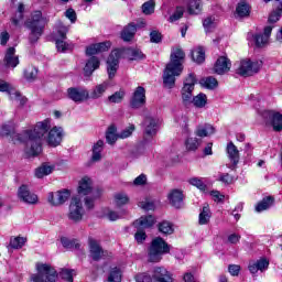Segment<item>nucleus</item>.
<instances>
[{
  "instance_id": "nucleus-1",
  "label": "nucleus",
  "mask_w": 282,
  "mask_h": 282,
  "mask_svg": "<svg viewBox=\"0 0 282 282\" xmlns=\"http://www.w3.org/2000/svg\"><path fill=\"white\" fill-rule=\"evenodd\" d=\"M51 122L50 119H44L21 133L14 131V123H4L0 126V135H10L14 144L21 143L25 145L24 153L28 158H36V155H41V138L47 133Z\"/></svg>"
},
{
  "instance_id": "nucleus-2",
  "label": "nucleus",
  "mask_w": 282,
  "mask_h": 282,
  "mask_svg": "<svg viewBox=\"0 0 282 282\" xmlns=\"http://www.w3.org/2000/svg\"><path fill=\"white\" fill-rule=\"evenodd\" d=\"M185 58L186 54L182 48L175 47L172 50L171 61L163 73V85L167 87V89H173L175 87V77L182 76Z\"/></svg>"
},
{
  "instance_id": "nucleus-3",
  "label": "nucleus",
  "mask_w": 282,
  "mask_h": 282,
  "mask_svg": "<svg viewBox=\"0 0 282 282\" xmlns=\"http://www.w3.org/2000/svg\"><path fill=\"white\" fill-rule=\"evenodd\" d=\"M47 25V18L43 17V12L33 11L31 17L25 21V26L30 30L29 41L36 43L43 36V30Z\"/></svg>"
},
{
  "instance_id": "nucleus-4",
  "label": "nucleus",
  "mask_w": 282,
  "mask_h": 282,
  "mask_svg": "<svg viewBox=\"0 0 282 282\" xmlns=\"http://www.w3.org/2000/svg\"><path fill=\"white\" fill-rule=\"evenodd\" d=\"M169 252H171V246H169V243L161 237H156L152 240L149 249V261L151 263H160V261H162V256L169 254Z\"/></svg>"
},
{
  "instance_id": "nucleus-5",
  "label": "nucleus",
  "mask_w": 282,
  "mask_h": 282,
  "mask_svg": "<svg viewBox=\"0 0 282 282\" xmlns=\"http://www.w3.org/2000/svg\"><path fill=\"white\" fill-rule=\"evenodd\" d=\"M37 273L31 275L32 282H56L58 281V272L48 263H37Z\"/></svg>"
},
{
  "instance_id": "nucleus-6",
  "label": "nucleus",
  "mask_w": 282,
  "mask_h": 282,
  "mask_svg": "<svg viewBox=\"0 0 282 282\" xmlns=\"http://www.w3.org/2000/svg\"><path fill=\"white\" fill-rule=\"evenodd\" d=\"M258 116L263 120L265 127H272L273 131H282V113L276 110L260 109Z\"/></svg>"
},
{
  "instance_id": "nucleus-7",
  "label": "nucleus",
  "mask_w": 282,
  "mask_h": 282,
  "mask_svg": "<svg viewBox=\"0 0 282 282\" xmlns=\"http://www.w3.org/2000/svg\"><path fill=\"white\" fill-rule=\"evenodd\" d=\"M85 217V207H83V199L79 196H74L68 206L67 218L73 224H80Z\"/></svg>"
},
{
  "instance_id": "nucleus-8",
  "label": "nucleus",
  "mask_w": 282,
  "mask_h": 282,
  "mask_svg": "<svg viewBox=\"0 0 282 282\" xmlns=\"http://www.w3.org/2000/svg\"><path fill=\"white\" fill-rule=\"evenodd\" d=\"M46 120L51 121V126L44 135L40 139V147L42 145L43 140L46 139L48 147H58L61 142H63V128L53 127L52 128V119L46 118ZM43 151V147H41V152Z\"/></svg>"
},
{
  "instance_id": "nucleus-9",
  "label": "nucleus",
  "mask_w": 282,
  "mask_h": 282,
  "mask_svg": "<svg viewBox=\"0 0 282 282\" xmlns=\"http://www.w3.org/2000/svg\"><path fill=\"white\" fill-rule=\"evenodd\" d=\"M197 77L195 74L189 73L183 80V87L181 88V98L184 105H191L193 102V91H195V84Z\"/></svg>"
},
{
  "instance_id": "nucleus-10",
  "label": "nucleus",
  "mask_w": 282,
  "mask_h": 282,
  "mask_svg": "<svg viewBox=\"0 0 282 282\" xmlns=\"http://www.w3.org/2000/svg\"><path fill=\"white\" fill-rule=\"evenodd\" d=\"M263 62L259 59H242L240 61L236 72L240 76H253L257 74L259 69H261Z\"/></svg>"
},
{
  "instance_id": "nucleus-11",
  "label": "nucleus",
  "mask_w": 282,
  "mask_h": 282,
  "mask_svg": "<svg viewBox=\"0 0 282 282\" xmlns=\"http://www.w3.org/2000/svg\"><path fill=\"white\" fill-rule=\"evenodd\" d=\"M144 120L142 123L143 133L145 138H153L158 134V129H160V119L152 116L149 111L144 110Z\"/></svg>"
},
{
  "instance_id": "nucleus-12",
  "label": "nucleus",
  "mask_w": 282,
  "mask_h": 282,
  "mask_svg": "<svg viewBox=\"0 0 282 282\" xmlns=\"http://www.w3.org/2000/svg\"><path fill=\"white\" fill-rule=\"evenodd\" d=\"M79 195H93L95 198L102 197L101 188H94V181L89 176H84L77 187Z\"/></svg>"
},
{
  "instance_id": "nucleus-13",
  "label": "nucleus",
  "mask_w": 282,
  "mask_h": 282,
  "mask_svg": "<svg viewBox=\"0 0 282 282\" xmlns=\"http://www.w3.org/2000/svg\"><path fill=\"white\" fill-rule=\"evenodd\" d=\"M67 32H69V26H65L59 23L56 35V47L58 52H69L74 47V45L65 42V39H67Z\"/></svg>"
},
{
  "instance_id": "nucleus-14",
  "label": "nucleus",
  "mask_w": 282,
  "mask_h": 282,
  "mask_svg": "<svg viewBox=\"0 0 282 282\" xmlns=\"http://www.w3.org/2000/svg\"><path fill=\"white\" fill-rule=\"evenodd\" d=\"M69 197H72V192L69 189H62L48 193L47 202L51 206H63L65 202L69 200Z\"/></svg>"
},
{
  "instance_id": "nucleus-15",
  "label": "nucleus",
  "mask_w": 282,
  "mask_h": 282,
  "mask_svg": "<svg viewBox=\"0 0 282 282\" xmlns=\"http://www.w3.org/2000/svg\"><path fill=\"white\" fill-rule=\"evenodd\" d=\"M18 198L20 202H23L24 204H29L31 206H34L39 204V195L36 193L30 191V186L28 185H21L18 188Z\"/></svg>"
},
{
  "instance_id": "nucleus-16",
  "label": "nucleus",
  "mask_w": 282,
  "mask_h": 282,
  "mask_svg": "<svg viewBox=\"0 0 282 282\" xmlns=\"http://www.w3.org/2000/svg\"><path fill=\"white\" fill-rule=\"evenodd\" d=\"M120 56H121L120 50H115L110 53L107 59V72L110 80H112V78H116V74L118 72V67L120 63Z\"/></svg>"
},
{
  "instance_id": "nucleus-17",
  "label": "nucleus",
  "mask_w": 282,
  "mask_h": 282,
  "mask_svg": "<svg viewBox=\"0 0 282 282\" xmlns=\"http://www.w3.org/2000/svg\"><path fill=\"white\" fill-rule=\"evenodd\" d=\"M0 91H7L12 100L15 102H19L23 107L28 102V98H25L23 95H21L20 91L14 89L12 85L8 84L6 80L0 79Z\"/></svg>"
},
{
  "instance_id": "nucleus-18",
  "label": "nucleus",
  "mask_w": 282,
  "mask_h": 282,
  "mask_svg": "<svg viewBox=\"0 0 282 282\" xmlns=\"http://www.w3.org/2000/svg\"><path fill=\"white\" fill-rule=\"evenodd\" d=\"M67 98L73 100V102H85L89 100V90L83 87H70L67 89Z\"/></svg>"
},
{
  "instance_id": "nucleus-19",
  "label": "nucleus",
  "mask_w": 282,
  "mask_h": 282,
  "mask_svg": "<svg viewBox=\"0 0 282 282\" xmlns=\"http://www.w3.org/2000/svg\"><path fill=\"white\" fill-rule=\"evenodd\" d=\"M147 105V89L142 86H138L130 100V106L132 109H140V107H144Z\"/></svg>"
},
{
  "instance_id": "nucleus-20",
  "label": "nucleus",
  "mask_w": 282,
  "mask_h": 282,
  "mask_svg": "<svg viewBox=\"0 0 282 282\" xmlns=\"http://www.w3.org/2000/svg\"><path fill=\"white\" fill-rule=\"evenodd\" d=\"M231 67L232 63H230L226 56H220L214 65V72L215 74H218V76H224V74H228V72H230Z\"/></svg>"
},
{
  "instance_id": "nucleus-21",
  "label": "nucleus",
  "mask_w": 282,
  "mask_h": 282,
  "mask_svg": "<svg viewBox=\"0 0 282 282\" xmlns=\"http://www.w3.org/2000/svg\"><path fill=\"white\" fill-rule=\"evenodd\" d=\"M152 279L155 282H174L171 273L164 267L154 268Z\"/></svg>"
},
{
  "instance_id": "nucleus-22",
  "label": "nucleus",
  "mask_w": 282,
  "mask_h": 282,
  "mask_svg": "<svg viewBox=\"0 0 282 282\" xmlns=\"http://www.w3.org/2000/svg\"><path fill=\"white\" fill-rule=\"evenodd\" d=\"M272 25H268L264 28L263 34H254L252 35V39L256 43L257 47H265L270 41V34H272Z\"/></svg>"
},
{
  "instance_id": "nucleus-23",
  "label": "nucleus",
  "mask_w": 282,
  "mask_h": 282,
  "mask_svg": "<svg viewBox=\"0 0 282 282\" xmlns=\"http://www.w3.org/2000/svg\"><path fill=\"white\" fill-rule=\"evenodd\" d=\"M88 245L91 259H94V261H100V258L104 257L105 251H102V247H100L98 240L89 238Z\"/></svg>"
},
{
  "instance_id": "nucleus-24",
  "label": "nucleus",
  "mask_w": 282,
  "mask_h": 282,
  "mask_svg": "<svg viewBox=\"0 0 282 282\" xmlns=\"http://www.w3.org/2000/svg\"><path fill=\"white\" fill-rule=\"evenodd\" d=\"M110 47H111V43H109V42L91 44L86 47V55L87 56H96V54L107 52V50H109Z\"/></svg>"
},
{
  "instance_id": "nucleus-25",
  "label": "nucleus",
  "mask_w": 282,
  "mask_h": 282,
  "mask_svg": "<svg viewBox=\"0 0 282 282\" xmlns=\"http://www.w3.org/2000/svg\"><path fill=\"white\" fill-rule=\"evenodd\" d=\"M54 169H56V166L52 163H42L41 166L34 171L35 177H37V180H43V177L52 175V173H54Z\"/></svg>"
},
{
  "instance_id": "nucleus-26",
  "label": "nucleus",
  "mask_w": 282,
  "mask_h": 282,
  "mask_svg": "<svg viewBox=\"0 0 282 282\" xmlns=\"http://www.w3.org/2000/svg\"><path fill=\"white\" fill-rule=\"evenodd\" d=\"M4 64L7 67H17L19 65V56L17 55V50L14 47H9L4 55Z\"/></svg>"
},
{
  "instance_id": "nucleus-27",
  "label": "nucleus",
  "mask_w": 282,
  "mask_h": 282,
  "mask_svg": "<svg viewBox=\"0 0 282 282\" xmlns=\"http://www.w3.org/2000/svg\"><path fill=\"white\" fill-rule=\"evenodd\" d=\"M109 89V82H104L101 84L96 85L90 94H89V98H91V100H98V98H102V96H105V93Z\"/></svg>"
},
{
  "instance_id": "nucleus-28",
  "label": "nucleus",
  "mask_w": 282,
  "mask_h": 282,
  "mask_svg": "<svg viewBox=\"0 0 282 282\" xmlns=\"http://www.w3.org/2000/svg\"><path fill=\"white\" fill-rule=\"evenodd\" d=\"M169 199L174 208H182L184 206V194L180 189H173L169 194Z\"/></svg>"
},
{
  "instance_id": "nucleus-29",
  "label": "nucleus",
  "mask_w": 282,
  "mask_h": 282,
  "mask_svg": "<svg viewBox=\"0 0 282 282\" xmlns=\"http://www.w3.org/2000/svg\"><path fill=\"white\" fill-rule=\"evenodd\" d=\"M264 3H270V1H273L276 6V9H274L270 15H269V23H276L279 19L282 17V1L281 0H263Z\"/></svg>"
},
{
  "instance_id": "nucleus-30",
  "label": "nucleus",
  "mask_w": 282,
  "mask_h": 282,
  "mask_svg": "<svg viewBox=\"0 0 282 282\" xmlns=\"http://www.w3.org/2000/svg\"><path fill=\"white\" fill-rule=\"evenodd\" d=\"M98 67H100V59L96 56H91L84 67L85 76H91V74H94Z\"/></svg>"
},
{
  "instance_id": "nucleus-31",
  "label": "nucleus",
  "mask_w": 282,
  "mask_h": 282,
  "mask_svg": "<svg viewBox=\"0 0 282 282\" xmlns=\"http://www.w3.org/2000/svg\"><path fill=\"white\" fill-rule=\"evenodd\" d=\"M274 206V197L267 196L256 205V213H263V210H270Z\"/></svg>"
},
{
  "instance_id": "nucleus-32",
  "label": "nucleus",
  "mask_w": 282,
  "mask_h": 282,
  "mask_svg": "<svg viewBox=\"0 0 282 282\" xmlns=\"http://www.w3.org/2000/svg\"><path fill=\"white\" fill-rule=\"evenodd\" d=\"M210 217H213V214L210 213V207L208 205H204L198 216L199 226H206L207 224H209Z\"/></svg>"
},
{
  "instance_id": "nucleus-33",
  "label": "nucleus",
  "mask_w": 282,
  "mask_h": 282,
  "mask_svg": "<svg viewBox=\"0 0 282 282\" xmlns=\"http://www.w3.org/2000/svg\"><path fill=\"white\" fill-rule=\"evenodd\" d=\"M105 148V142L102 140L97 141L93 147V162H100L102 160V150Z\"/></svg>"
},
{
  "instance_id": "nucleus-34",
  "label": "nucleus",
  "mask_w": 282,
  "mask_h": 282,
  "mask_svg": "<svg viewBox=\"0 0 282 282\" xmlns=\"http://www.w3.org/2000/svg\"><path fill=\"white\" fill-rule=\"evenodd\" d=\"M155 225V217L148 215L141 216L137 221H134V226L139 228H151Z\"/></svg>"
},
{
  "instance_id": "nucleus-35",
  "label": "nucleus",
  "mask_w": 282,
  "mask_h": 282,
  "mask_svg": "<svg viewBox=\"0 0 282 282\" xmlns=\"http://www.w3.org/2000/svg\"><path fill=\"white\" fill-rule=\"evenodd\" d=\"M112 204L116 206V208H122V206H127V204H129V195H127L124 192L116 193Z\"/></svg>"
},
{
  "instance_id": "nucleus-36",
  "label": "nucleus",
  "mask_w": 282,
  "mask_h": 282,
  "mask_svg": "<svg viewBox=\"0 0 282 282\" xmlns=\"http://www.w3.org/2000/svg\"><path fill=\"white\" fill-rule=\"evenodd\" d=\"M138 32V26L135 24L130 23L128 24L121 32V39L123 41H132L133 36H135V33Z\"/></svg>"
},
{
  "instance_id": "nucleus-37",
  "label": "nucleus",
  "mask_w": 282,
  "mask_h": 282,
  "mask_svg": "<svg viewBox=\"0 0 282 282\" xmlns=\"http://www.w3.org/2000/svg\"><path fill=\"white\" fill-rule=\"evenodd\" d=\"M213 133H215V128L212 124L198 126L195 131L198 138H208V135H213Z\"/></svg>"
},
{
  "instance_id": "nucleus-38",
  "label": "nucleus",
  "mask_w": 282,
  "mask_h": 282,
  "mask_svg": "<svg viewBox=\"0 0 282 282\" xmlns=\"http://www.w3.org/2000/svg\"><path fill=\"white\" fill-rule=\"evenodd\" d=\"M186 10L188 14H199L202 12V0H187Z\"/></svg>"
},
{
  "instance_id": "nucleus-39",
  "label": "nucleus",
  "mask_w": 282,
  "mask_h": 282,
  "mask_svg": "<svg viewBox=\"0 0 282 282\" xmlns=\"http://www.w3.org/2000/svg\"><path fill=\"white\" fill-rule=\"evenodd\" d=\"M191 102L197 109H204V107H206V105L208 104V97L206 96V94L199 93L198 95L192 97V101Z\"/></svg>"
},
{
  "instance_id": "nucleus-40",
  "label": "nucleus",
  "mask_w": 282,
  "mask_h": 282,
  "mask_svg": "<svg viewBox=\"0 0 282 282\" xmlns=\"http://www.w3.org/2000/svg\"><path fill=\"white\" fill-rule=\"evenodd\" d=\"M227 153H228V158L229 160L234 163V164H238L239 163V150L237 149L236 144L232 142H229L227 144Z\"/></svg>"
},
{
  "instance_id": "nucleus-41",
  "label": "nucleus",
  "mask_w": 282,
  "mask_h": 282,
  "mask_svg": "<svg viewBox=\"0 0 282 282\" xmlns=\"http://www.w3.org/2000/svg\"><path fill=\"white\" fill-rule=\"evenodd\" d=\"M192 58L194 63H197L198 65L204 63L206 61V52L204 51V47L197 46L192 51Z\"/></svg>"
},
{
  "instance_id": "nucleus-42",
  "label": "nucleus",
  "mask_w": 282,
  "mask_h": 282,
  "mask_svg": "<svg viewBox=\"0 0 282 282\" xmlns=\"http://www.w3.org/2000/svg\"><path fill=\"white\" fill-rule=\"evenodd\" d=\"M236 15L239 19H246V17H250V4L246 2H239L236 8Z\"/></svg>"
},
{
  "instance_id": "nucleus-43",
  "label": "nucleus",
  "mask_w": 282,
  "mask_h": 282,
  "mask_svg": "<svg viewBox=\"0 0 282 282\" xmlns=\"http://www.w3.org/2000/svg\"><path fill=\"white\" fill-rule=\"evenodd\" d=\"M25 243H28V238L25 237L18 236L10 239V248L13 250H21Z\"/></svg>"
},
{
  "instance_id": "nucleus-44",
  "label": "nucleus",
  "mask_w": 282,
  "mask_h": 282,
  "mask_svg": "<svg viewBox=\"0 0 282 282\" xmlns=\"http://www.w3.org/2000/svg\"><path fill=\"white\" fill-rule=\"evenodd\" d=\"M199 85L205 87V89H215V87L218 85V82L215 77H203L199 80Z\"/></svg>"
},
{
  "instance_id": "nucleus-45",
  "label": "nucleus",
  "mask_w": 282,
  "mask_h": 282,
  "mask_svg": "<svg viewBox=\"0 0 282 282\" xmlns=\"http://www.w3.org/2000/svg\"><path fill=\"white\" fill-rule=\"evenodd\" d=\"M159 232H161L162 235H173V232H175V229L173 228V224L164 220L159 224Z\"/></svg>"
},
{
  "instance_id": "nucleus-46",
  "label": "nucleus",
  "mask_w": 282,
  "mask_h": 282,
  "mask_svg": "<svg viewBox=\"0 0 282 282\" xmlns=\"http://www.w3.org/2000/svg\"><path fill=\"white\" fill-rule=\"evenodd\" d=\"M116 126H110L106 132V140L108 144H116V140H118V134L116 133Z\"/></svg>"
},
{
  "instance_id": "nucleus-47",
  "label": "nucleus",
  "mask_w": 282,
  "mask_h": 282,
  "mask_svg": "<svg viewBox=\"0 0 282 282\" xmlns=\"http://www.w3.org/2000/svg\"><path fill=\"white\" fill-rule=\"evenodd\" d=\"M191 186H195L198 191H206V180L199 177H192L188 180Z\"/></svg>"
},
{
  "instance_id": "nucleus-48",
  "label": "nucleus",
  "mask_w": 282,
  "mask_h": 282,
  "mask_svg": "<svg viewBox=\"0 0 282 282\" xmlns=\"http://www.w3.org/2000/svg\"><path fill=\"white\" fill-rule=\"evenodd\" d=\"M200 141L197 138L189 137L185 141V147L187 151H197L199 149Z\"/></svg>"
},
{
  "instance_id": "nucleus-49",
  "label": "nucleus",
  "mask_w": 282,
  "mask_h": 282,
  "mask_svg": "<svg viewBox=\"0 0 282 282\" xmlns=\"http://www.w3.org/2000/svg\"><path fill=\"white\" fill-rule=\"evenodd\" d=\"M37 75H39V70L34 66H28L24 69V78L26 80H34V78H36Z\"/></svg>"
},
{
  "instance_id": "nucleus-50",
  "label": "nucleus",
  "mask_w": 282,
  "mask_h": 282,
  "mask_svg": "<svg viewBox=\"0 0 282 282\" xmlns=\"http://www.w3.org/2000/svg\"><path fill=\"white\" fill-rule=\"evenodd\" d=\"M122 280V272L118 268H113L108 276V282H120Z\"/></svg>"
},
{
  "instance_id": "nucleus-51",
  "label": "nucleus",
  "mask_w": 282,
  "mask_h": 282,
  "mask_svg": "<svg viewBox=\"0 0 282 282\" xmlns=\"http://www.w3.org/2000/svg\"><path fill=\"white\" fill-rule=\"evenodd\" d=\"M74 274H76V271L70 269H62L59 272L61 279L64 281L73 282L74 281Z\"/></svg>"
},
{
  "instance_id": "nucleus-52",
  "label": "nucleus",
  "mask_w": 282,
  "mask_h": 282,
  "mask_svg": "<svg viewBox=\"0 0 282 282\" xmlns=\"http://www.w3.org/2000/svg\"><path fill=\"white\" fill-rule=\"evenodd\" d=\"M127 54L130 56V61H140L144 58V54H142V51L138 48H129Z\"/></svg>"
},
{
  "instance_id": "nucleus-53",
  "label": "nucleus",
  "mask_w": 282,
  "mask_h": 282,
  "mask_svg": "<svg viewBox=\"0 0 282 282\" xmlns=\"http://www.w3.org/2000/svg\"><path fill=\"white\" fill-rule=\"evenodd\" d=\"M24 10H25V7L22 3H20L18 7V11L15 12V15L12 18V23H14L15 25H19V23L23 21Z\"/></svg>"
},
{
  "instance_id": "nucleus-54",
  "label": "nucleus",
  "mask_w": 282,
  "mask_h": 282,
  "mask_svg": "<svg viewBox=\"0 0 282 282\" xmlns=\"http://www.w3.org/2000/svg\"><path fill=\"white\" fill-rule=\"evenodd\" d=\"M134 131L135 126L130 124L128 128L123 129L120 133H118V138H120L121 140H127V138H131Z\"/></svg>"
},
{
  "instance_id": "nucleus-55",
  "label": "nucleus",
  "mask_w": 282,
  "mask_h": 282,
  "mask_svg": "<svg viewBox=\"0 0 282 282\" xmlns=\"http://www.w3.org/2000/svg\"><path fill=\"white\" fill-rule=\"evenodd\" d=\"M142 12L143 14H153L155 12V2L153 0H150L142 4Z\"/></svg>"
},
{
  "instance_id": "nucleus-56",
  "label": "nucleus",
  "mask_w": 282,
  "mask_h": 282,
  "mask_svg": "<svg viewBox=\"0 0 282 282\" xmlns=\"http://www.w3.org/2000/svg\"><path fill=\"white\" fill-rule=\"evenodd\" d=\"M184 17V7H177L175 12L170 17V23H175V21H180Z\"/></svg>"
},
{
  "instance_id": "nucleus-57",
  "label": "nucleus",
  "mask_w": 282,
  "mask_h": 282,
  "mask_svg": "<svg viewBox=\"0 0 282 282\" xmlns=\"http://www.w3.org/2000/svg\"><path fill=\"white\" fill-rule=\"evenodd\" d=\"M105 217H106V219H109V221H118V219H120L122 217V214H120L118 212H113L111 209H107L105 212Z\"/></svg>"
},
{
  "instance_id": "nucleus-58",
  "label": "nucleus",
  "mask_w": 282,
  "mask_h": 282,
  "mask_svg": "<svg viewBox=\"0 0 282 282\" xmlns=\"http://www.w3.org/2000/svg\"><path fill=\"white\" fill-rule=\"evenodd\" d=\"M96 199H100V197L96 198V196L90 195V196H86L84 198L85 206H86L87 210L94 209V206H96Z\"/></svg>"
},
{
  "instance_id": "nucleus-59",
  "label": "nucleus",
  "mask_w": 282,
  "mask_h": 282,
  "mask_svg": "<svg viewBox=\"0 0 282 282\" xmlns=\"http://www.w3.org/2000/svg\"><path fill=\"white\" fill-rule=\"evenodd\" d=\"M123 98H124V90H119L113 95H111L108 99L110 102L118 104V102H122Z\"/></svg>"
},
{
  "instance_id": "nucleus-60",
  "label": "nucleus",
  "mask_w": 282,
  "mask_h": 282,
  "mask_svg": "<svg viewBox=\"0 0 282 282\" xmlns=\"http://www.w3.org/2000/svg\"><path fill=\"white\" fill-rule=\"evenodd\" d=\"M139 207L142 208L143 210H155V203L145 199L139 203Z\"/></svg>"
},
{
  "instance_id": "nucleus-61",
  "label": "nucleus",
  "mask_w": 282,
  "mask_h": 282,
  "mask_svg": "<svg viewBox=\"0 0 282 282\" xmlns=\"http://www.w3.org/2000/svg\"><path fill=\"white\" fill-rule=\"evenodd\" d=\"M203 26L206 30V32H210L213 28H215V18L208 17L203 21Z\"/></svg>"
},
{
  "instance_id": "nucleus-62",
  "label": "nucleus",
  "mask_w": 282,
  "mask_h": 282,
  "mask_svg": "<svg viewBox=\"0 0 282 282\" xmlns=\"http://www.w3.org/2000/svg\"><path fill=\"white\" fill-rule=\"evenodd\" d=\"M256 264L258 265V270H260V272H265V270H268L270 267V262L267 259H260L256 261Z\"/></svg>"
},
{
  "instance_id": "nucleus-63",
  "label": "nucleus",
  "mask_w": 282,
  "mask_h": 282,
  "mask_svg": "<svg viewBox=\"0 0 282 282\" xmlns=\"http://www.w3.org/2000/svg\"><path fill=\"white\" fill-rule=\"evenodd\" d=\"M64 14H65L66 19H68L70 21V23H76L77 15H76V11L74 9L66 10Z\"/></svg>"
},
{
  "instance_id": "nucleus-64",
  "label": "nucleus",
  "mask_w": 282,
  "mask_h": 282,
  "mask_svg": "<svg viewBox=\"0 0 282 282\" xmlns=\"http://www.w3.org/2000/svg\"><path fill=\"white\" fill-rule=\"evenodd\" d=\"M135 281L137 282H153V280L151 279V275H149L147 273H139L135 276Z\"/></svg>"
}]
</instances>
